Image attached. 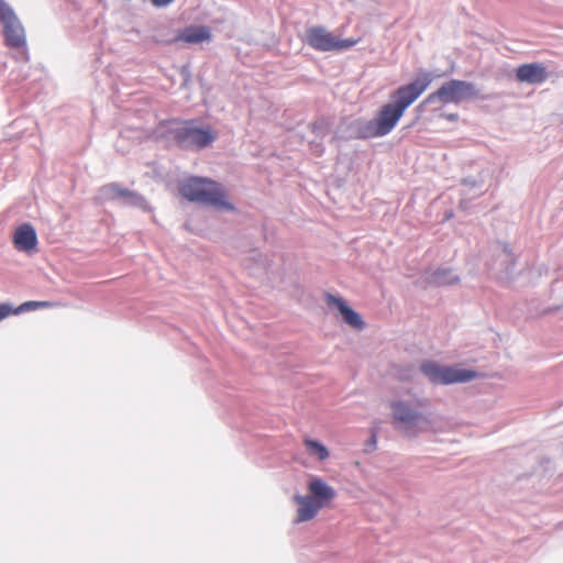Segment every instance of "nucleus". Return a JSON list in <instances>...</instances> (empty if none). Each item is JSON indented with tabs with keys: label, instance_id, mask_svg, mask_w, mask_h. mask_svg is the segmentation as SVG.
<instances>
[{
	"label": "nucleus",
	"instance_id": "1",
	"mask_svg": "<svg viewBox=\"0 0 563 563\" xmlns=\"http://www.w3.org/2000/svg\"><path fill=\"white\" fill-rule=\"evenodd\" d=\"M432 80L433 75L422 70L413 81L397 88L390 95V101L379 109L375 118L354 122L356 137L365 140L389 134L405 111L428 89Z\"/></svg>",
	"mask_w": 563,
	"mask_h": 563
},
{
	"label": "nucleus",
	"instance_id": "2",
	"mask_svg": "<svg viewBox=\"0 0 563 563\" xmlns=\"http://www.w3.org/2000/svg\"><path fill=\"white\" fill-rule=\"evenodd\" d=\"M179 191L183 197L190 201L207 206L232 208L231 205L224 201L222 187L207 178L191 177L180 185Z\"/></svg>",
	"mask_w": 563,
	"mask_h": 563
},
{
	"label": "nucleus",
	"instance_id": "3",
	"mask_svg": "<svg viewBox=\"0 0 563 563\" xmlns=\"http://www.w3.org/2000/svg\"><path fill=\"white\" fill-rule=\"evenodd\" d=\"M479 98V91L471 81L451 79L444 82L437 91L430 93L422 102V106L435 103L459 104L464 100Z\"/></svg>",
	"mask_w": 563,
	"mask_h": 563
},
{
	"label": "nucleus",
	"instance_id": "4",
	"mask_svg": "<svg viewBox=\"0 0 563 563\" xmlns=\"http://www.w3.org/2000/svg\"><path fill=\"white\" fill-rule=\"evenodd\" d=\"M175 143L184 150H202L212 144L217 134L210 128H201L194 121H185L170 130Z\"/></svg>",
	"mask_w": 563,
	"mask_h": 563
},
{
	"label": "nucleus",
	"instance_id": "5",
	"mask_svg": "<svg viewBox=\"0 0 563 563\" xmlns=\"http://www.w3.org/2000/svg\"><path fill=\"white\" fill-rule=\"evenodd\" d=\"M423 406V400L419 398L393 401L390 408L393 410V423L395 428L410 432L416 428H420L422 424H427L428 419L421 411Z\"/></svg>",
	"mask_w": 563,
	"mask_h": 563
},
{
	"label": "nucleus",
	"instance_id": "6",
	"mask_svg": "<svg viewBox=\"0 0 563 563\" xmlns=\"http://www.w3.org/2000/svg\"><path fill=\"white\" fill-rule=\"evenodd\" d=\"M420 371L430 383L437 385L466 383L474 379L477 375L476 372L472 369L444 366L433 361L422 363Z\"/></svg>",
	"mask_w": 563,
	"mask_h": 563
},
{
	"label": "nucleus",
	"instance_id": "7",
	"mask_svg": "<svg viewBox=\"0 0 563 563\" xmlns=\"http://www.w3.org/2000/svg\"><path fill=\"white\" fill-rule=\"evenodd\" d=\"M305 42L318 52L345 51L356 44L354 40H340L325 27L317 25L306 30Z\"/></svg>",
	"mask_w": 563,
	"mask_h": 563
},
{
	"label": "nucleus",
	"instance_id": "8",
	"mask_svg": "<svg viewBox=\"0 0 563 563\" xmlns=\"http://www.w3.org/2000/svg\"><path fill=\"white\" fill-rule=\"evenodd\" d=\"M0 22L3 26L5 45L11 48H25L24 27L12 7L5 0H0Z\"/></svg>",
	"mask_w": 563,
	"mask_h": 563
},
{
	"label": "nucleus",
	"instance_id": "9",
	"mask_svg": "<svg viewBox=\"0 0 563 563\" xmlns=\"http://www.w3.org/2000/svg\"><path fill=\"white\" fill-rule=\"evenodd\" d=\"M98 199L101 201H118L123 206L137 207L148 211L145 198L135 191L121 187L115 183L108 184L99 189Z\"/></svg>",
	"mask_w": 563,
	"mask_h": 563
},
{
	"label": "nucleus",
	"instance_id": "10",
	"mask_svg": "<svg viewBox=\"0 0 563 563\" xmlns=\"http://www.w3.org/2000/svg\"><path fill=\"white\" fill-rule=\"evenodd\" d=\"M494 252L497 256L493 261L490 269L499 278H509L515 267V256L509 246L498 242L494 245Z\"/></svg>",
	"mask_w": 563,
	"mask_h": 563
},
{
	"label": "nucleus",
	"instance_id": "11",
	"mask_svg": "<svg viewBox=\"0 0 563 563\" xmlns=\"http://www.w3.org/2000/svg\"><path fill=\"white\" fill-rule=\"evenodd\" d=\"M325 301L329 307H334L339 310L346 324L356 330H363L365 328L361 314L353 310L341 297L327 294Z\"/></svg>",
	"mask_w": 563,
	"mask_h": 563
},
{
	"label": "nucleus",
	"instance_id": "12",
	"mask_svg": "<svg viewBox=\"0 0 563 563\" xmlns=\"http://www.w3.org/2000/svg\"><path fill=\"white\" fill-rule=\"evenodd\" d=\"M549 78L545 66L541 63L522 64L516 69V79L519 82L540 85Z\"/></svg>",
	"mask_w": 563,
	"mask_h": 563
},
{
	"label": "nucleus",
	"instance_id": "13",
	"mask_svg": "<svg viewBox=\"0 0 563 563\" xmlns=\"http://www.w3.org/2000/svg\"><path fill=\"white\" fill-rule=\"evenodd\" d=\"M13 243L18 251L26 253L34 251L37 245L35 229L29 223L18 227L13 235Z\"/></svg>",
	"mask_w": 563,
	"mask_h": 563
},
{
	"label": "nucleus",
	"instance_id": "14",
	"mask_svg": "<svg viewBox=\"0 0 563 563\" xmlns=\"http://www.w3.org/2000/svg\"><path fill=\"white\" fill-rule=\"evenodd\" d=\"M294 501L298 505L296 522H305L313 519L319 510L323 508L312 496L295 495Z\"/></svg>",
	"mask_w": 563,
	"mask_h": 563
},
{
	"label": "nucleus",
	"instance_id": "15",
	"mask_svg": "<svg viewBox=\"0 0 563 563\" xmlns=\"http://www.w3.org/2000/svg\"><path fill=\"white\" fill-rule=\"evenodd\" d=\"M308 489L309 496H312L323 507L336 496L334 488L317 476L310 477Z\"/></svg>",
	"mask_w": 563,
	"mask_h": 563
},
{
	"label": "nucleus",
	"instance_id": "16",
	"mask_svg": "<svg viewBox=\"0 0 563 563\" xmlns=\"http://www.w3.org/2000/svg\"><path fill=\"white\" fill-rule=\"evenodd\" d=\"M423 282L429 286H449L460 282V277L451 268H438L426 272Z\"/></svg>",
	"mask_w": 563,
	"mask_h": 563
},
{
	"label": "nucleus",
	"instance_id": "17",
	"mask_svg": "<svg viewBox=\"0 0 563 563\" xmlns=\"http://www.w3.org/2000/svg\"><path fill=\"white\" fill-rule=\"evenodd\" d=\"M211 38L210 30L207 26H188L179 32L173 40L176 42H186L189 44H201L208 42Z\"/></svg>",
	"mask_w": 563,
	"mask_h": 563
},
{
	"label": "nucleus",
	"instance_id": "18",
	"mask_svg": "<svg viewBox=\"0 0 563 563\" xmlns=\"http://www.w3.org/2000/svg\"><path fill=\"white\" fill-rule=\"evenodd\" d=\"M305 445L308 453L312 456L318 457L320 461H324L329 457V451L325 445L317 440L306 439Z\"/></svg>",
	"mask_w": 563,
	"mask_h": 563
},
{
	"label": "nucleus",
	"instance_id": "19",
	"mask_svg": "<svg viewBox=\"0 0 563 563\" xmlns=\"http://www.w3.org/2000/svg\"><path fill=\"white\" fill-rule=\"evenodd\" d=\"M54 303L51 301H25L22 305H20L18 308L13 309V314H20L23 312L34 311L40 308H48L53 307Z\"/></svg>",
	"mask_w": 563,
	"mask_h": 563
},
{
	"label": "nucleus",
	"instance_id": "20",
	"mask_svg": "<svg viewBox=\"0 0 563 563\" xmlns=\"http://www.w3.org/2000/svg\"><path fill=\"white\" fill-rule=\"evenodd\" d=\"M311 128H312V132L318 137H323L327 134V132H328V123H327V121L324 119H321V120H318V121L313 122Z\"/></svg>",
	"mask_w": 563,
	"mask_h": 563
},
{
	"label": "nucleus",
	"instance_id": "21",
	"mask_svg": "<svg viewBox=\"0 0 563 563\" xmlns=\"http://www.w3.org/2000/svg\"><path fill=\"white\" fill-rule=\"evenodd\" d=\"M13 308L10 303H0V321L13 314Z\"/></svg>",
	"mask_w": 563,
	"mask_h": 563
},
{
	"label": "nucleus",
	"instance_id": "22",
	"mask_svg": "<svg viewBox=\"0 0 563 563\" xmlns=\"http://www.w3.org/2000/svg\"><path fill=\"white\" fill-rule=\"evenodd\" d=\"M174 0H151L152 4L156 8L166 7L172 3Z\"/></svg>",
	"mask_w": 563,
	"mask_h": 563
},
{
	"label": "nucleus",
	"instance_id": "23",
	"mask_svg": "<svg viewBox=\"0 0 563 563\" xmlns=\"http://www.w3.org/2000/svg\"><path fill=\"white\" fill-rule=\"evenodd\" d=\"M311 148L313 150L314 153H317L318 155H320L322 152H323V148L321 147L320 144H314V143H311Z\"/></svg>",
	"mask_w": 563,
	"mask_h": 563
},
{
	"label": "nucleus",
	"instance_id": "24",
	"mask_svg": "<svg viewBox=\"0 0 563 563\" xmlns=\"http://www.w3.org/2000/svg\"><path fill=\"white\" fill-rule=\"evenodd\" d=\"M448 119L451 120V121H455V120H457V114L456 113H452V114L448 115Z\"/></svg>",
	"mask_w": 563,
	"mask_h": 563
}]
</instances>
